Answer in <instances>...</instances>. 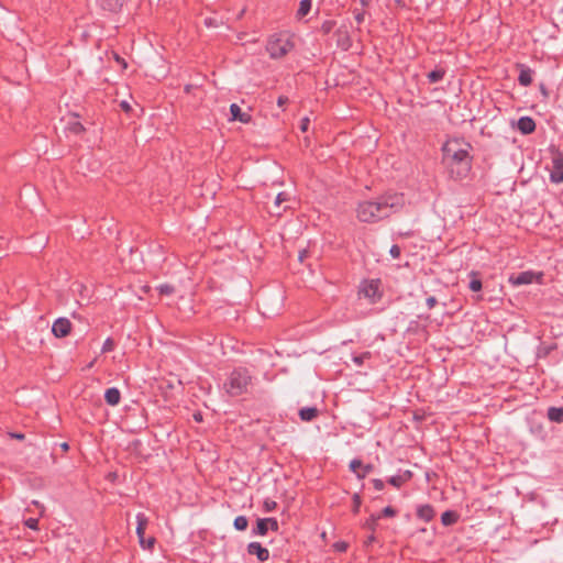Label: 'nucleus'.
<instances>
[{
  "instance_id": "obj_47",
  "label": "nucleus",
  "mask_w": 563,
  "mask_h": 563,
  "mask_svg": "<svg viewBox=\"0 0 563 563\" xmlns=\"http://www.w3.org/2000/svg\"><path fill=\"white\" fill-rule=\"evenodd\" d=\"M309 124H310L309 118H307V117L302 118L300 121V130L302 132H307L309 129Z\"/></svg>"
},
{
  "instance_id": "obj_32",
  "label": "nucleus",
  "mask_w": 563,
  "mask_h": 563,
  "mask_svg": "<svg viewBox=\"0 0 563 563\" xmlns=\"http://www.w3.org/2000/svg\"><path fill=\"white\" fill-rule=\"evenodd\" d=\"M352 512L358 514L361 505H362V498L360 493H354L352 496Z\"/></svg>"
},
{
  "instance_id": "obj_11",
  "label": "nucleus",
  "mask_w": 563,
  "mask_h": 563,
  "mask_svg": "<svg viewBox=\"0 0 563 563\" xmlns=\"http://www.w3.org/2000/svg\"><path fill=\"white\" fill-rule=\"evenodd\" d=\"M517 129L521 134L529 135L536 131L537 124L531 117L525 115L518 119Z\"/></svg>"
},
{
  "instance_id": "obj_21",
  "label": "nucleus",
  "mask_w": 563,
  "mask_h": 563,
  "mask_svg": "<svg viewBox=\"0 0 563 563\" xmlns=\"http://www.w3.org/2000/svg\"><path fill=\"white\" fill-rule=\"evenodd\" d=\"M547 417L551 422L562 423L563 422V406L562 407H549Z\"/></svg>"
},
{
  "instance_id": "obj_34",
  "label": "nucleus",
  "mask_w": 563,
  "mask_h": 563,
  "mask_svg": "<svg viewBox=\"0 0 563 563\" xmlns=\"http://www.w3.org/2000/svg\"><path fill=\"white\" fill-rule=\"evenodd\" d=\"M396 515L397 510L391 506L383 508L382 511L377 514V516H380V518H393Z\"/></svg>"
},
{
  "instance_id": "obj_15",
  "label": "nucleus",
  "mask_w": 563,
  "mask_h": 563,
  "mask_svg": "<svg viewBox=\"0 0 563 563\" xmlns=\"http://www.w3.org/2000/svg\"><path fill=\"white\" fill-rule=\"evenodd\" d=\"M416 515L422 521L430 522L435 517V510L430 504L419 505Z\"/></svg>"
},
{
  "instance_id": "obj_30",
  "label": "nucleus",
  "mask_w": 563,
  "mask_h": 563,
  "mask_svg": "<svg viewBox=\"0 0 563 563\" xmlns=\"http://www.w3.org/2000/svg\"><path fill=\"white\" fill-rule=\"evenodd\" d=\"M335 24L336 22L334 20H325L320 26V32H322L324 35H328L333 31Z\"/></svg>"
},
{
  "instance_id": "obj_56",
  "label": "nucleus",
  "mask_w": 563,
  "mask_h": 563,
  "mask_svg": "<svg viewBox=\"0 0 563 563\" xmlns=\"http://www.w3.org/2000/svg\"><path fill=\"white\" fill-rule=\"evenodd\" d=\"M306 255H307V251H306V250L301 251V252L299 253V256H298L299 261H300V262H302V261H303V258L306 257Z\"/></svg>"
},
{
  "instance_id": "obj_24",
  "label": "nucleus",
  "mask_w": 563,
  "mask_h": 563,
  "mask_svg": "<svg viewBox=\"0 0 563 563\" xmlns=\"http://www.w3.org/2000/svg\"><path fill=\"white\" fill-rule=\"evenodd\" d=\"M380 516L377 514H372L363 523V528L369 530L371 532H375L378 526V520Z\"/></svg>"
},
{
  "instance_id": "obj_20",
  "label": "nucleus",
  "mask_w": 563,
  "mask_h": 563,
  "mask_svg": "<svg viewBox=\"0 0 563 563\" xmlns=\"http://www.w3.org/2000/svg\"><path fill=\"white\" fill-rule=\"evenodd\" d=\"M298 415L302 421L310 422L319 416V410L317 407H303Z\"/></svg>"
},
{
  "instance_id": "obj_48",
  "label": "nucleus",
  "mask_w": 563,
  "mask_h": 563,
  "mask_svg": "<svg viewBox=\"0 0 563 563\" xmlns=\"http://www.w3.org/2000/svg\"><path fill=\"white\" fill-rule=\"evenodd\" d=\"M426 303H427L429 309H432L438 303V300H437V298L434 296H430V297L427 298Z\"/></svg>"
},
{
  "instance_id": "obj_50",
  "label": "nucleus",
  "mask_w": 563,
  "mask_h": 563,
  "mask_svg": "<svg viewBox=\"0 0 563 563\" xmlns=\"http://www.w3.org/2000/svg\"><path fill=\"white\" fill-rule=\"evenodd\" d=\"M9 437L15 440H24L25 434L21 432H9Z\"/></svg>"
},
{
  "instance_id": "obj_26",
  "label": "nucleus",
  "mask_w": 563,
  "mask_h": 563,
  "mask_svg": "<svg viewBox=\"0 0 563 563\" xmlns=\"http://www.w3.org/2000/svg\"><path fill=\"white\" fill-rule=\"evenodd\" d=\"M311 10V0H301L297 10V18L301 19L306 16Z\"/></svg>"
},
{
  "instance_id": "obj_35",
  "label": "nucleus",
  "mask_w": 563,
  "mask_h": 563,
  "mask_svg": "<svg viewBox=\"0 0 563 563\" xmlns=\"http://www.w3.org/2000/svg\"><path fill=\"white\" fill-rule=\"evenodd\" d=\"M114 346H115V343H114L113 339L108 338V339H106V341L102 344L101 352L102 353L111 352L114 350Z\"/></svg>"
},
{
  "instance_id": "obj_4",
  "label": "nucleus",
  "mask_w": 563,
  "mask_h": 563,
  "mask_svg": "<svg viewBox=\"0 0 563 563\" xmlns=\"http://www.w3.org/2000/svg\"><path fill=\"white\" fill-rule=\"evenodd\" d=\"M294 48V43L284 35H273L269 37L266 51L271 58L278 59L284 57L288 52Z\"/></svg>"
},
{
  "instance_id": "obj_37",
  "label": "nucleus",
  "mask_w": 563,
  "mask_h": 563,
  "mask_svg": "<svg viewBox=\"0 0 563 563\" xmlns=\"http://www.w3.org/2000/svg\"><path fill=\"white\" fill-rule=\"evenodd\" d=\"M361 466H363V462L360 459H353L349 464V468L355 474L360 472Z\"/></svg>"
},
{
  "instance_id": "obj_41",
  "label": "nucleus",
  "mask_w": 563,
  "mask_h": 563,
  "mask_svg": "<svg viewBox=\"0 0 563 563\" xmlns=\"http://www.w3.org/2000/svg\"><path fill=\"white\" fill-rule=\"evenodd\" d=\"M353 13H354V19L357 22V24H362L364 22V19H365V11L364 10L355 9L353 11Z\"/></svg>"
},
{
  "instance_id": "obj_29",
  "label": "nucleus",
  "mask_w": 563,
  "mask_h": 563,
  "mask_svg": "<svg viewBox=\"0 0 563 563\" xmlns=\"http://www.w3.org/2000/svg\"><path fill=\"white\" fill-rule=\"evenodd\" d=\"M372 357V353L369 351L363 352L358 355H353L352 361L356 366H362L366 360Z\"/></svg>"
},
{
  "instance_id": "obj_14",
  "label": "nucleus",
  "mask_w": 563,
  "mask_h": 563,
  "mask_svg": "<svg viewBox=\"0 0 563 563\" xmlns=\"http://www.w3.org/2000/svg\"><path fill=\"white\" fill-rule=\"evenodd\" d=\"M412 476H413L412 472L409 470H406L399 474L390 476L387 479V483L393 485L396 488H400L404 484L411 481Z\"/></svg>"
},
{
  "instance_id": "obj_38",
  "label": "nucleus",
  "mask_w": 563,
  "mask_h": 563,
  "mask_svg": "<svg viewBox=\"0 0 563 563\" xmlns=\"http://www.w3.org/2000/svg\"><path fill=\"white\" fill-rule=\"evenodd\" d=\"M276 507H277V503L269 498H266L263 503V508L266 512L273 511L274 509H276Z\"/></svg>"
},
{
  "instance_id": "obj_36",
  "label": "nucleus",
  "mask_w": 563,
  "mask_h": 563,
  "mask_svg": "<svg viewBox=\"0 0 563 563\" xmlns=\"http://www.w3.org/2000/svg\"><path fill=\"white\" fill-rule=\"evenodd\" d=\"M333 550L339 553H343L347 550L349 543L345 541H336L332 545Z\"/></svg>"
},
{
  "instance_id": "obj_7",
  "label": "nucleus",
  "mask_w": 563,
  "mask_h": 563,
  "mask_svg": "<svg viewBox=\"0 0 563 563\" xmlns=\"http://www.w3.org/2000/svg\"><path fill=\"white\" fill-rule=\"evenodd\" d=\"M358 295L367 298L371 303H375L382 297L379 294V280H364L360 286Z\"/></svg>"
},
{
  "instance_id": "obj_2",
  "label": "nucleus",
  "mask_w": 563,
  "mask_h": 563,
  "mask_svg": "<svg viewBox=\"0 0 563 563\" xmlns=\"http://www.w3.org/2000/svg\"><path fill=\"white\" fill-rule=\"evenodd\" d=\"M404 206V194L385 192L375 199L358 202L356 218L363 223H377L399 212Z\"/></svg>"
},
{
  "instance_id": "obj_43",
  "label": "nucleus",
  "mask_w": 563,
  "mask_h": 563,
  "mask_svg": "<svg viewBox=\"0 0 563 563\" xmlns=\"http://www.w3.org/2000/svg\"><path fill=\"white\" fill-rule=\"evenodd\" d=\"M24 525L32 530H37L38 529V519L29 518L25 520Z\"/></svg>"
},
{
  "instance_id": "obj_51",
  "label": "nucleus",
  "mask_w": 563,
  "mask_h": 563,
  "mask_svg": "<svg viewBox=\"0 0 563 563\" xmlns=\"http://www.w3.org/2000/svg\"><path fill=\"white\" fill-rule=\"evenodd\" d=\"M289 101L288 97L279 96L277 99V106L283 108Z\"/></svg>"
},
{
  "instance_id": "obj_31",
  "label": "nucleus",
  "mask_w": 563,
  "mask_h": 563,
  "mask_svg": "<svg viewBox=\"0 0 563 563\" xmlns=\"http://www.w3.org/2000/svg\"><path fill=\"white\" fill-rule=\"evenodd\" d=\"M373 471H374V465L373 464H363V466H361L360 472L356 473V477L358 479H364Z\"/></svg>"
},
{
  "instance_id": "obj_22",
  "label": "nucleus",
  "mask_w": 563,
  "mask_h": 563,
  "mask_svg": "<svg viewBox=\"0 0 563 563\" xmlns=\"http://www.w3.org/2000/svg\"><path fill=\"white\" fill-rule=\"evenodd\" d=\"M268 532V525L266 518H260L256 520L255 527L252 529L253 536H266Z\"/></svg>"
},
{
  "instance_id": "obj_19",
  "label": "nucleus",
  "mask_w": 563,
  "mask_h": 563,
  "mask_svg": "<svg viewBox=\"0 0 563 563\" xmlns=\"http://www.w3.org/2000/svg\"><path fill=\"white\" fill-rule=\"evenodd\" d=\"M460 520V514L455 510H445L441 515V523L444 527H450L455 525Z\"/></svg>"
},
{
  "instance_id": "obj_52",
  "label": "nucleus",
  "mask_w": 563,
  "mask_h": 563,
  "mask_svg": "<svg viewBox=\"0 0 563 563\" xmlns=\"http://www.w3.org/2000/svg\"><path fill=\"white\" fill-rule=\"evenodd\" d=\"M286 200V194L285 192H279L277 196H276V199H275V205L276 206H279L283 201Z\"/></svg>"
},
{
  "instance_id": "obj_28",
  "label": "nucleus",
  "mask_w": 563,
  "mask_h": 563,
  "mask_svg": "<svg viewBox=\"0 0 563 563\" xmlns=\"http://www.w3.org/2000/svg\"><path fill=\"white\" fill-rule=\"evenodd\" d=\"M67 130L73 134L79 135L86 131V128L79 121H74L68 123Z\"/></svg>"
},
{
  "instance_id": "obj_39",
  "label": "nucleus",
  "mask_w": 563,
  "mask_h": 563,
  "mask_svg": "<svg viewBox=\"0 0 563 563\" xmlns=\"http://www.w3.org/2000/svg\"><path fill=\"white\" fill-rule=\"evenodd\" d=\"M266 522L268 525V530H272L274 532H277L279 530V525L276 518H266Z\"/></svg>"
},
{
  "instance_id": "obj_40",
  "label": "nucleus",
  "mask_w": 563,
  "mask_h": 563,
  "mask_svg": "<svg viewBox=\"0 0 563 563\" xmlns=\"http://www.w3.org/2000/svg\"><path fill=\"white\" fill-rule=\"evenodd\" d=\"M555 347H556V345H555V344H553V345H549V346H544V347H542V349H540V350H539V352H538V356H539V357H542V356H543V357H545V356H548V355H549V354H550V353H551Z\"/></svg>"
},
{
  "instance_id": "obj_23",
  "label": "nucleus",
  "mask_w": 563,
  "mask_h": 563,
  "mask_svg": "<svg viewBox=\"0 0 563 563\" xmlns=\"http://www.w3.org/2000/svg\"><path fill=\"white\" fill-rule=\"evenodd\" d=\"M470 277H471V280L468 283V288L474 291V292H477V291H481L482 290V287H483V284H482V280L479 278V274L475 271H472L470 273Z\"/></svg>"
},
{
  "instance_id": "obj_53",
  "label": "nucleus",
  "mask_w": 563,
  "mask_h": 563,
  "mask_svg": "<svg viewBox=\"0 0 563 563\" xmlns=\"http://www.w3.org/2000/svg\"><path fill=\"white\" fill-rule=\"evenodd\" d=\"M376 540L375 532H372L367 539L365 540L364 544L369 545Z\"/></svg>"
},
{
  "instance_id": "obj_57",
  "label": "nucleus",
  "mask_w": 563,
  "mask_h": 563,
  "mask_svg": "<svg viewBox=\"0 0 563 563\" xmlns=\"http://www.w3.org/2000/svg\"><path fill=\"white\" fill-rule=\"evenodd\" d=\"M192 88H194L192 85H186L184 90H185L186 93H190Z\"/></svg>"
},
{
  "instance_id": "obj_61",
  "label": "nucleus",
  "mask_w": 563,
  "mask_h": 563,
  "mask_svg": "<svg viewBox=\"0 0 563 563\" xmlns=\"http://www.w3.org/2000/svg\"><path fill=\"white\" fill-rule=\"evenodd\" d=\"M379 499V496H374L373 500Z\"/></svg>"
},
{
  "instance_id": "obj_25",
  "label": "nucleus",
  "mask_w": 563,
  "mask_h": 563,
  "mask_svg": "<svg viewBox=\"0 0 563 563\" xmlns=\"http://www.w3.org/2000/svg\"><path fill=\"white\" fill-rule=\"evenodd\" d=\"M445 76V69L443 68H435L428 73L427 78L430 84H434L438 81H441Z\"/></svg>"
},
{
  "instance_id": "obj_18",
  "label": "nucleus",
  "mask_w": 563,
  "mask_h": 563,
  "mask_svg": "<svg viewBox=\"0 0 563 563\" xmlns=\"http://www.w3.org/2000/svg\"><path fill=\"white\" fill-rule=\"evenodd\" d=\"M104 400L109 406H117L121 401V393L117 387H110L104 391Z\"/></svg>"
},
{
  "instance_id": "obj_3",
  "label": "nucleus",
  "mask_w": 563,
  "mask_h": 563,
  "mask_svg": "<svg viewBox=\"0 0 563 563\" xmlns=\"http://www.w3.org/2000/svg\"><path fill=\"white\" fill-rule=\"evenodd\" d=\"M252 377L250 372L244 367L234 368L228 380L224 383V388L231 396H240L246 393Z\"/></svg>"
},
{
  "instance_id": "obj_55",
  "label": "nucleus",
  "mask_w": 563,
  "mask_h": 563,
  "mask_svg": "<svg viewBox=\"0 0 563 563\" xmlns=\"http://www.w3.org/2000/svg\"><path fill=\"white\" fill-rule=\"evenodd\" d=\"M60 449L63 452H67L69 450V444L67 442L60 443Z\"/></svg>"
},
{
  "instance_id": "obj_60",
  "label": "nucleus",
  "mask_w": 563,
  "mask_h": 563,
  "mask_svg": "<svg viewBox=\"0 0 563 563\" xmlns=\"http://www.w3.org/2000/svg\"><path fill=\"white\" fill-rule=\"evenodd\" d=\"M412 325H418V322H417V321H411V322H410L409 330H410V329H412Z\"/></svg>"
},
{
  "instance_id": "obj_46",
  "label": "nucleus",
  "mask_w": 563,
  "mask_h": 563,
  "mask_svg": "<svg viewBox=\"0 0 563 563\" xmlns=\"http://www.w3.org/2000/svg\"><path fill=\"white\" fill-rule=\"evenodd\" d=\"M113 57L115 59V62L121 65V67L123 69H125L128 67V63L125 62V59L123 57H121L119 54L117 53H113Z\"/></svg>"
},
{
  "instance_id": "obj_9",
  "label": "nucleus",
  "mask_w": 563,
  "mask_h": 563,
  "mask_svg": "<svg viewBox=\"0 0 563 563\" xmlns=\"http://www.w3.org/2000/svg\"><path fill=\"white\" fill-rule=\"evenodd\" d=\"M334 36L336 37V46L346 52L352 47V38L345 26L335 30Z\"/></svg>"
},
{
  "instance_id": "obj_10",
  "label": "nucleus",
  "mask_w": 563,
  "mask_h": 563,
  "mask_svg": "<svg viewBox=\"0 0 563 563\" xmlns=\"http://www.w3.org/2000/svg\"><path fill=\"white\" fill-rule=\"evenodd\" d=\"M246 551L250 555H255L260 562H265L269 559V551L260 542H250Z\"/></svg>"
},
{
  "instance_id": "obj_16",
  "label": "nucleus",
  "mask_w": 563,
  "mask_h": 563,
  "mask_svg": "<svg viewBox=\"0 0 563 563\" xmlns=\"http://www.w3.org/2000/svg\"><path fill=\"white\" fill-rule=\"evenodd\" d=\"M231 120L240 121L242 123H250L252 121V115L243 112L242 109L236 104L232 103L230 106Z\"/></svg>"
},
{
  "instance_id": "obj_45",
  "label": "nucleus",
  "mask_w": 563,
  "mask_h": 563,
  "mask_svg": "<svg viewBox=\"0 0 563 563\" xmlns=\"http://www.w3.org/2000/svg\"><path fill=\"white\" fill-rule=\"evenodd\" d=\"M539 90L544 99H548L550 96L549 89L544 82L539 84Z\"/></svg>"
},
{
  "instance_id": "obj_54",
  "label": "nucleus",
  "mask_w": 563,
  "mask_h": 563,
  "mask_svg": "<svg viewBox=\"0 0 563 563\" xmlns=\"http://www.w3.org/2000/svg\"><path fill=\"white\" fill-rule=\"evenodd\" d=\"M395 4L400 9L407 8V3L405 0H395Z\"/></svg>"
},
{
  "instance_id": "obj_44",
  "label": "nucleus",
  "mask_w": 563,
  "mask_h": 563,
  "mask_svg": "<svg viewBox=\"0 0 563 563\" xmlns=\"http://www.w3.org/2000/svg\"><path fill=\"white\" fill-rule=\"evenodd\" d=\"M389 254L393 258H398L401 254V250H400L399 245L393 244L389 250Z\"/></svg>"
},
{
  "instance_id": "obj_1",
  "label": "nucleus",
  "mask_w": 563,
  "mask_h": 563,
  "mask_svg": "<svg viewBox=\"0 0 563 563\" xmlns=\"http://www.w3.org/2000/svg\"><path fill=\"white\" fill-rule=\"evenodd\" d=\"M473 146L464 137H450L442 145V164L445 166L450 178L462 180L472 169Z\"/></svg>"
},
{
  "instance_id": "obj_17",
  "label": "nucleus",
  "mask_w": 563,
  "mask_h": 563,
  "mask_svg": "<svg viewBox=\"0 0 563 563\" xmlns=\"http://www.w3.org/2000/svg\"><path fill=\"white\" fill-rule=\"evenodd\" d=\"M102 10L119 13L123 7L124 0H99Z\"/></svg>"
},
{
  "instance_id": "obj_59",
  "label": "nucleus",
  "mask_w": 563,
  "mask_h": 563,
  "mask_svg": "<svg viewBox=\"0 0 563 563\" xmlns=\"http://www.w3.org/2000/svg\"><path fill=\"white\" fill-rule=\"evenodd\" d=\"M363 7H367L369 4V0H360Z\"/></svg>"
},
{
  "instance_id": "obj_8",
  "label": "nucleus",
  "mask_w": 563,
  "mask_h": 563,
  "mask_svg": "<svg viewBox=\"0 0 563 563\" xmlns=\"http://www.w3.org/2000/svg\"><path fill=\"white\" fill-rule=\"evenodd\" d=\"M71 331V322L69 319L60 317L57 318L52 325V333L55 338L62 339L67 336Z\"/></svg>"
},
{
  "instance_id": "obj_5",
  "label": "nucleus",
  "mask_w": 563,
  "mask_h": 563,
  "mask_svg": "<svg viewBox=\"0 0 563 563\" xmlns=\"http://www.w3.org/2000/svg\"><path fill=\"white\" fill-rule=\"evenodd\" d=\"M551 155L550 181L553 184L563 183V153L555 145H550Z\"/></svg>"
},
{
  "instance_id": "obj_12",
  "label": "nucleus",
  "mask_w": 563,
  "mask_h": 563,
  "mask_svg": "<svg viewBox=\"0 0 563 563\" xmlns=\"http://www.w3.org/2000/svg\"><path fill=\"white\" fill-rule=\"evenodd\" d=\"M516 67L519 69L518 82L522 87H528L532 84L533 70L525 64L518 63Z\"/></svg>"
},
{
  "instance_id": "obj_13",
  "label": "nucleus",
  "mask_w": 563,
  "mask_h": 563,
  "mask_svg": "<svg viewBox=\"0 0 563 563\" xmlns=\"http://www.w3.org/2000/svg\"><path fill=\"white\" fill-rule=\"evenodd\" d=\"M536 278V274L531 271L521 272L517 275H511L509 278V282L512 285L519 286V285H529L533 283Z\"/></svg>"
},
{
  "instance_id": "obj_6",
  "label": "nucleus",
  "mask_w": 563,
  "mask_h": 563,
  "mask_svg": "<svg viewBox=\"0 0 563 563\" xmlns=\"http://www.w3.org/2000/svg\"><path fill=\"white\" fill-rule=\"evenodd\" d=\"M136 534L139 538L140 545L145 550H152L154 548V544L156 542V539L154 537L146 538L145 530L148 525L147 517L140 512L136 515Z\"/></svg>"
},
{
  "instance_id": "obj_58",
  "label": "nucleus",
  "mask_w": 563,
  "mask_h": 563,
  "mask_svg": "<svg viewBox=\"0 0 563 563\" xmlns=\"http://www.w3.org/2000/svg\"><path fill=\"white\" fill-rule=\"evenodd\" d=\"M194 419H195L196 421H201V420H202V416H201V413H200V412L195 413V415H194Z\"/></svg>"
},
{
  "instance_id": "obj_27",
  "label": "nucleus",
  "mask_w": 563,
  "mask_h": 563,
  "mask_svg": "<svg viewBox=\"0 0 563 563\" xmlns=\"http://www.w3.org/2000/svg\"><path fill=\"white\" fill-rule=\"evenodd\" d=\"M233 527L238 531L246 530L247 527H249V519H247V517H245V516H238V517H235V519L233 521Z\"/></svg>"
},
{
  "instance_id": "obj_49",
  "label": "nucleus",
  "mask_w": 563,
  "mask_h": 563,
  "mask_svg": "<svg viewBox=\"0 0 563 563\" xmlns=\"http://www.w3.org/2000/svg\"><path fill=\"white\" fill-rule=\"evenodd\" d=\"M120 108H121L124 112H126V113H129V112L132 110V107H131V106H130V103H129L128 101H125V100H123V101H121V102H120Z\"/></svg>"
},
{
  "instance_id": "obj_42",
  "label": "nucleus",
  "mask_w": 563,
  "mask_h": 563,
  "mask_svg": "<svg viewBox=\"0 0 563 563\" xmlns=\"http://www.w3.org/2000/svg\"><path fill=\"white\" fill-rule=\"evenodd\" d=\"M375 490L380 492L385 488V483L380 478H373L371 481Z\"/></svg>"
},
{
  "instance_id": "obj_33",
  "label": "nucleus",
  "mask_w": 563,
  "mask_h": 563,
  "mask_svg": "<svg viewBox=\"0 0 563 563\" xmlns=\"http://www.w3.org/2000/svg\"><path fill=\"white\" fill-rule=\"evenodd\" d=\"M161 295L170 296L175 292V287L170 284H162L157 287Z\"/></svg>"
}]
</instances>
